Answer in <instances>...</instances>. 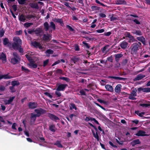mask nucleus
<instances>
[{"label":"nucleus","mask_w":150,"mask_h":150,"mask_svg":"<svg viewBox=\"0 0 150 150\" xmlns=\"http://www.w3.org/2000/svg\"><path fill=\"white\" fill-rule=\"evenodd\" d=\"M44 26L45 31H47L49 30L50 26L47 22H46L44 23Z\"/></svg>","instance_id":"nucleus-32"},{"label":"nucleus","mask_w":150,"mask_h":150,"mask_svg":"<svg viewBox=\"0 0 150 150\" xmlns=\"http://www.w3.org/2000/svg\"><path fill=\"white\" fill-rule=\"evenodd\" d=\"M109 47V45H106V46H105L104 47H103L101 49V51L103 53H104L105 52V50H106V49L108 47Z\"/></svg>","instance_id":"nucleus-53"},{"label":"nucleus","mask_w":150,"mask_h":150,"mask_svg":"<svg viewBox=\"0 0 150 150\" xmlns=\"http://www.w3.org/2000/svg\"><path fill=\"white\" fill-rule=\"evenodd\" d=\"M13 42L12 44V47L15 50H17L19 47H21L22 40L18 37H15L13 39Z\"/></svg>","instance_id":"nucleus-3"},{"label":"nucleus","mask_w":150,"mask_h":150,"mask_svg":"<svg viewBox=\"0 0 150 150\" xmlns=\"http://www.w3.org/2000/svg\"><path fill=\"white\" fill-rule=\"evenodd\" d=\"M25 17L26 18H27L29 20L32 18H35V16L32 15H29L25 16Z\"/></svg>","instance_id":"nucleus-48"},{"label":"nucleus","mask_w":150,"mask_h":150,"mask_svg":"<svg viewBox=\"0 0 150 150\" xmlns=\"http://www.w3.org/2000/svg\"><path fill=\"white\" fill-rule=\"evenodd\" d=\"M70 109L71 110L72 109H74L75 110H77V108H76V106L74 103L70 104Z\"/></svg>","instance_id":"nucleus-42"},{"label":"nucleus","mask_w":150,"mask_h":150,"mask_svg":"<svg viewBox=\"0 0 150 150\" xmlns=\"http://www.w3.org/2000/svg\"><path fill=\"white\" fill-rule=\"evenodd\" d=\"M139 111L138 110H135V112H134V113L135 114L137 115L138 116H139L141 117H143V116L145 114V112H142L141 113L139 112Z\"/></svg>","instance_id":"nucleus-27"},{"label":"nucleus","mask_w":150,"mask_h":150,"mask_svg":"<svg viewBox=\"0 0 150 150\" xmlns=\"http://www.w3.org/2000/svg\"><path fill=\"white\" fill-rule=\"evenodd\" d=\"M93 103H94V104H95V105H97V106H98L99 107H100V108H101L102 109L104 110V111L106 110V109H105V108H104L103 107H102V106L98 104V103L95 102H94Z\"/></svg>","instance_id":"nucleus-50"},{"label":"nucleus","mask_w":150,"mask_h":150,"mask_svg":"<svg viewBox=\"0 0 150 150\" xmlns=\"http://www.w3.org/2000/svg\"><path fill=\"white\" fill-rule=\"evenodd\" d=\"M136 38L138 41L141 42L143 44H145V39L143 36L137 37Z\"/></svg>","instance_id":"nucleus-24"},{"label":"nucleus","mask_w":150,"mask_h":150,"mask_svg":"<svg viewBox=\"0 0 150 150\" xmlns=\"http://www.w3.org/2000/svg\"><path fill=\"white\" fill-rule=\"evenodd\" d=\"M9 40L7 38H5L3 39V44L4 45H7L9 43Z\"/></svg>","instance_id":"nucleus-37"},{"label":"nucleus","mask_w":150,"mask_h":150,"mask_svg":"<svg viewBox=\"0 0 150 150\" xmlns=\"http://www.w3.org/2000/svg\"><path fill=\"white\" fill-rule=\"evenodd\" d=\"M145 76L144 74H139L134 79V81H136L140 80L142 79V78H144Z\"/></svg>","instance_id":"nucleus-13"},{"label":"nucleus","mask_w":150,"mask_h":150,"mask_svg":"<svg viewBox=\"0 0 150 150\" xmlns=\"http://www.w3.org/2000/svg\"><path fill=\"white\" fill-rule=\"evenodd\" d=\"M132 33L133 35L136 34L137 35L141 36L142 35V33L140 30H134Z\"/></svg>","instance_id":"nucleus-23"},{"label":"nucleus","mask_w":150,"mask_h":150,"mask_svg":"<svg viewBox=\"0 0 150 150\" xmlns=\"http://www.w3.org/2000/svg\"><path fill=\"white\" fill-rule=\"evenodd\" d=\"M50 27L52 28L53 30H55V25L54 22H51L50 23Z\"/></svg>","instance_id":"nucleus-38"},{"label":"nucleus","mask_w":150,"mask_h":150,"mask_svg":"<svg viewBox=\"0 0 150 150\" xmlns=\"http://www.w3.org/2000/svg\"><path fill=\"white\" fill-rule=\"evenodd\" d=\"M9 89L11 91V92L12 93H14L16 92V90L14 88V86H10L9 87Z\"/></svg>","instance_id":"nucleus-51"},{"label":"nucleus","mask_w":150,"mask_h":150,"mask_svg":"<svg viewBox=\"0 0 150 150\" xmlns=\"http://www.w3.org/2000/svg\"><path fill=\"white\" fill-rule=\"evenodd\" d=\"M12 78V77L8 75V74H0V80L2 79H10Z\"/></svg>","instance_id":"nucleus-10"},{"label":"nucleus","mask_w":150,"mask_h":150,"mask_svg":"<svg viewBox=\"0 0 150 150\" xmlns=\"http://www.w3.org/2000/svg\"><path fill=\"white\" fill-rule=\"evenodd\" d=\"M66 27L67 28H68L70 31H74V29H73L69 25H67L66 26Z\"/></svg>","instance_id":"nucleus-57"},{"label":"nucleus","mask_w":150,"mask_h":150,"mask_svg":"<svg viewBox=\"0 0 150 150\" xmlns=\"http://www.w3.org/2000/svg\"><path fill=\"white\" fill-rule=\"evenodd\" d=\"M129 38V40L128 41V42L131 43L134 42L135 41H137L134 38L133 36L131 35L130 36Z\"/></svg>","instance_id":"nucleus-30"},{"label":"nucleus","mask_w":150,"mask_h":150,"mask_svg":"<svg viewBox=\"0 0 150 150\" xmlns=\"http://www.w3.org/2000/svg\"><path fill=\"white\" fill-rule=\"evenodd\" d=\"M124 35H125V37L129 38L131 35L130 34V33L129 32H126L125 33Z\"/></svg>","instance_id":"nucleus-59"},{"label":"nucleus","mask_w":150,"mask_h":150,"mask_svg":"<svg viewBox=\"0 0 150 150\" xmlns=\"http://www.w3.org/2000/svg\"><path fill=\"white\" fill-rule=\"evenodd\" d=\"M15 98V97L14 96L11 97H9V99L8 100H4V104L5 105L10 104L12 102Z\"/></svg>","instance_id":"nucleus-14"},{"label":"nucleus","mask_w":150,"mask_h":150,"mask_svg":"<svg viewBox=\"0 0 150 150\" xmlns=\"http://www.w3.org/2000/svg\"><path fill=\"white\" fill-rule=\"evenodd\" d=\"M143 90H144V88H143L142 87H140L138 88H137V91L138 93H140L141 91H143Z\"/></svg>","instance_id":"nucleus-62"},{"label":"nucleus","mask_w":150,"mask_h":150,"mask_svg":"<svg viewBox=\"0 0 150 150\" xmlns=\"http://www.w3.org/2000/svg\"><path fill=\"white\" fill-rule=\"evenodd\" d=\"M28 108L31 109H33L37 107V103L35 102H29L28 104Z\"/></svg>","instance_id":"nucleus-5"},{"label":"nucleus","mask_w":150,"mask_h":150,"mask_svg":"<svg viewBox=\"0 0 150 150\" xmlns=\"http://www.w3.org/2000/svg\"><path fill=\"white\" fill-rule=\"evenodd\" d=\"M54 145L57 146L58 147L62 148V145L61 144L60 142L59 141H56V142L54 144Z\"/></svg>","instance_id":"nucleus-36"},{"label":"nucleus","mask_w":150,"mask_h":150,"mask_svg":"<svg viewBox=\"0 0 150 150\" xmlns=\"http://www.w3.org/2000/svg\"><path fill=\"white\" fill-rule=\"evenodd\" d=\"M139 106L142 107H148L150 106V104L148 103H142L139 104Z\"/></svg>","instance_id":"nucleus-39"},{"label":"nucleus","mask_w":150,"mask_h":150,"mask_svg":"<svg viewBox=\"0 0 150 150\" xmlns=\"http://www.w3.org/2000/svg\"><path fill=\"white\" fill-rule=\"evenodd\" d=\"M54 21L58 23H60L61 24H63V21L61 19H55Z\"/></svg>","instance_id":"nucleus-47"},{"label":"nucleus","mask_w":150,"mask_h":150,"mask_svg":"<svg viewBox=\"0 0 150 150\" xmlns=\"http://www.w3.org/2000/svg\"><path fill=\"white\" fill-rule=\"evenodd\" d=\"M51 35L50 34H47V35H46L45 34L43 35V39L45 41H49L50 40V37H51Z\"/></svg>","instance_id":"nucleus-20"},{"label":"nucleus","mask_w":150,"mask_h":150,"mask_svg":"<svg viewBox=\"0 0 150 150\" xmlns=\"http://www.w3.org/2000/svg\"><path fill=\"white\" fill-rule=\"evenodd\" d=\"M32 44L33 46L36 48H38L40 49H42L44 48V47H42L39 43L36 41H34L32 42Z\"/></svg>","instance_id":"nucleus-8"},{"label":"nucleus","mask_w":150,"mask_h":150,"mask_svg":"<svg viewBox=\"0 0 150 150\" xmlns=\"http://www.w3.org/2000/svg\"><path fill=\"white\" fill-rule=\"evenodd\" d=\"M28 0H18V2L20 4H26V1Z\"/></svg>","instance_id":"nucleus-43"},{"label":"nucleus","mask_w":150,"mask_h":150,"mask_svg":"<svg viewBox=\"0 0 150 150\" xmlns=\"http://www.w3.org/2000/svg\"><path fill=\"white\" fill-rule=\"evenodd\" d=\"M115 60L117 62H118L120 58L123 56L122 54H119L115 55Z\"/></svg>","instance_id":"nucleus-26"},{"label":"nucleus","mask_w":150,"mask_h":150,"mask_svg":"<svg viewBox=\"0 0 150 150\" xmlns=\"http://www.w3.org/2000/svg\"><path fill=\"white\" fill-rule=\"evenodd\" d=\"M106 90L108 92H112L113 91V88L109 84H107L105 86Z\"/></svg>","instance_id":"nucleus-15"},{"label":"nucleus","mask_w":150,"mask_h":150,"mask_svg":"<svg viewBox=\"0 0 150 150\" xmlns=\"http://www.w3.org/2000/svg\"><path fill=\"white\" fill-rule=\"evenodd\" d=\"M13 55L14 57V58H17L18 59H20L19 58L18 55V54L16 52H14L13 53Z\"/></svg>","instance_id":"nucleus-52"},{"label":"nucleus","mask_w":150,"mask_h":150,"mask_svg":"<svg viewBox=\"0 0 150 150\" xmlns=\"http://www.w3.org/2000/svg\"><path fill=\"white\" fill-rule=\"evenodd\" d=\"M44 95H45L46 96L50 98H52V96L50 95V94L48 92H46L44 93Z\"/></svg>","instance_id":"nucleus-54"},{"label":"nucleus","mask_w":150,"mask_h":150,"mask_svg":"<svg viewBox=\"0 0 150 150\" xmlns=\"http://www.w3.org/2000/svg\"><path fill=\"white\" fill-rule=\"evenodd\" d=\"M80 94L81 95L84 96L86 95V93H85V91L82 90H81L80 91Z\"/></svg>","instance_id":"nucleus-64"},{"label":"nucleus","mask_w":150,"mask_h":150,"mask_svg":"<svg viewBox=\"0 0 150 150\" xmlns=\"http://www.w3.org/2000/svg\"><path fill=\"white\" fill-rule=\"evenodd\" d=\"M0 59L2 60L3 63H5L6 62V56L3 52H2L0 54Z\"/></svg>","instance_id":"nucleus-17"},{"label":"nucleus","mask_w":150,"mask_h":150,"mask_svg":"<svg viewBox=\"0 0 150 150\" xmlns=\"http://www.w3.org/2000/svg\"><path fill=\"white\" fill-rule=\"evenodd\" d=\"M5 90V87L1 85L0 86V91H4Z\"/></svg>","instance_id":"nucleus-63"},{"label":"nucleus","mask_w":150,"mask_h":150,"mask_svg":"<svg viewBox=\"0 0 150 150\" xmlns=\"http://www.w3.org/2000/svg\"><path fill=\"white\" fill-rule=\"evenodd\" d=\"M21 69L22 71H23L25 73H28L29 72V70L28 69L25 68L23 66H22Z\"/></svg>","instance_id":"nucleus-44"},{"label":"nucleus","mask_w":150,"mask_h":150,"mask_svg":"<svg viewBox=\"0 0 150 150\" xmlns=\"http://www.w3.org/2000/svg\"><path fill=\"white\" fill-rule=\"evenodd\" d=\"M100 8V7L96 6H92L91 7V9L93 11H95L96 10H99Z\"/></svg>","instance_id":"nucleus-40"},{"label":"nucleus","mask_w":150,"mask_h":150,"mask_svg":"<svg viewBox=\"0 0 150 150\" xmlns=\"http://www.w3.org/2000/svg\"><path fill=\"white\" fill-rule=\"evenodd\" d=\"M49 129L51 132H55L56 128L55 127V126L53 124H51L49 125Z\"/></svg>","instance_id":"nucleus-18"},{"label":"nucleus","mask_w":150,"mask_h":150,"mask_svg":"<svg viewBox=\"0 0 150 150\" xmlns=\"http://www.w3.org/2000/svg\"><path fill=\"white\" fill-rule=\"evenodd\" d=\"M18 19L19 21L22 22H25L26 21V17L24 15L22 14L19 15Z\"/></svg>","instance_id":"nucleus-21"},{"label":"nucleus","mask_w":150,"mask_h":150,"mask_svg":"<svg viewBox=\"0 0 150 150\" xmlns=\"http://www.w3.org/2000/svg\"><path fill=\"white\" fill-rule=\"evenodd\" d=\"M131 54H136L137 51L142 48L141 43L136 41V42L133 43L130 47Z\"/></svg>","instance_id":"nucleus-2"},{"label":"nucleus","mask_w":150,"mask_h":150,"mask_svg":"<svg viewBox=\"0 0 150 150\" xmlns=\"http://www.w3.org/2000/svg\"><path fill=\"white\" fill-rule=\"evenodd\" d=\"M85 120L86 121H88L90 120L91 121H93L96 124L99 125V123L98 122V121L96 120L95 118L90 117L89 116L86 117V118L85 119Z\"/></svg>","instance_id":"nucleus-9"},{"label":"nucleus","mask_w":150,"mask_h":150,"mask_svg":"<svg viewBox=\"0 0 150 150\" xmlns=\"http://www.w3.org/2000/svg\"><path fill=\"white\" fill-rule=\"evenodd\" d=\"M137 90H133L132 91L131 93L129 95V96L135 97L137 96Z\"/></svg>","instance_id":"nucleus-33"},{"label":"nucleus","mask_w":150,"mask_h":150,"mask_svg":"<svg viewBox=\"0 0 150 150\" xmlns=\"http://www.w3.org/2000/svg\"><path fill=\"white\" fill-rule=\"evenodd\" d=\"M127 59H125L123 60L122 62V65H126L127 62Z\"/></svg>","instance_id":"nucleus-60"},{"label":"nucleus","mask_w":150,"mask_h":150,"mask_svg":"<svg viewBox=\"0 0 150 150\" xmlns=\"http://www.w3.org/2000/svg\"><path fill=\"white\" fill-rule=\"evenodd\" d=\"M71 60L75 64L76 63L79 62L80 59L79 58L77 57H73L71 58Z\"/></svg>","instance_id":"nucleus-22"},{"label":"nucleus","mask_w":150,"mask_h":150,"mask_svg":"<svg viewBox=\"0 0 150 150\" xmlns=\"http://www.w3.org/2000/svg\"><path fill=\"white\" fill-rule=\"evenodd\" d=\"M59 91H55V94L57 96V97L59 98L61 96V93Z\"/></svg>","instance_id":"nucleus-49"},{"label":"nucleus","mask_w":150,"mask_h":150,"mask_svg":"<svg viewBox=\"0 0 150 150\" xmlns=\"http://www.w3.org/2000/svg\"><path fill=\"white\" fill-rule=\"evenodd\" d=\"M25 56L26 58L29 62H33V59H32V57L30 55H28L27 54H26L25 55Z\"/></svg>","instance_id":"nucleus-41"},{"label":"nucleus","mask_w":150,"mask_h":150,"mask_svg":"<svg viewBox=\"0 0 150 150\" xmlns=\"http://www.w3.org/2000/svg\"><path fill=\"white\" fill-rule=\"evenodd\" d=\"M16 123H13V125H12V126H11V129L13 130H16Z\"/></svg>","instance_id":"nucleus-61"},{"label":"nucleus","mask_w":150,"mask_h":150,"mask_svg":"<svg viewBox=\"0 0 150 150\" xmlns=\"http://www.w3.org/2000/svg\"><path fill=\"white\" fill-rule=\"evenodd\" d=\"M56 73L58 74H63L62 71L60 69H57L56 70Z\"/></svg>","instance_id":"nucleus-58"},{"label":"nucleus","mask_w":150,"mask_h":150,"mask_svg":"<svg viewBox=\"0 0 150 150\" xmlns=\"http://www.w3.org/2000/svg\"><path fill=\"white\" fill-rule=\"evenodd\" d=\"M142 92L144 93H149L150 92V88L147 87L144 88V91Z\"/></svg>","instance_id":"nucleus-46"},{"label":"nucleus","mask_w":150,"mask_h":150,"mask_svg":"<svg viewBox=\"0 0 150 150\" xmlns=\"http://www.w3.org/2000/svg\"><path fill=\"white\" fill-rule=\"evenodd\" d=\"M20 59H18L15 58H13L11 59V62L13 64H16Z\"/></svg>","instance_id":"nucleus-29"},{"label":"nucleus","mask_w":150,"mask_h":150,"mask_svg":"<svg viewBox=\"0 0 150 150\" xmlns=\"http://www.w3.org/2000/svg\"><path fill=\"white\" fill-rule=\"evenodd\" d=\"M34 112L36 114L31 113L30 114V123L31 125H33L35 123L36 118L39 117L42 115L45 114L46 111V110L42 108H39L35 109Z\"/></svg>","instance_id":"nucleus-1"},{"label":"nucleus","mask_w":150,"mask_h":150,"mask_svg":"<svg viewBox=\"0 0 150 150\" xmlns=\"http://www.w3.org/2000/svg\"><path fill=\"white\" fill-rule=\"evenodd\" d=\"M91 131H92V133H93V137L97 139V141H98L99 140V137H98V135L97 132H96V133H95V132H94L92 130H91Z\"/></svg>","instance_id":"nucleus-34"},{"label":"nucleus","mask_w":150,"mask_h":150,"mask_svg":"<svg viewBox=\"0 0 150 150\" xmlns=\"http://www.w3.org/2000/svg\"><path fill=\"white\" fill-rule=\"evenodd\" d=\"M121 86L120 84H118L117 85L116 87L115 88V92L118 93H120L121 91Z\"/></svg>","instance_id":"nucleus-19"},{"label":"nucleus","mask_w":150,"mask_h":150,"mask_svg":"<svg viewBox=\"0 0 150 150\" xmlns=\"http://www.w3.org/2000/svg\"><path fill=\"white\" fill-rule=\"evenodd\" d=\"M59 79L60 80H64L67 82H68L69 81V79L65 77H59Z\"/></svg>","instance_id":"nucleus-35"},{"label":"nucleus","mask_w":150,"mask_h":150,"mask_svg":"<svg viewBox=\"0 0 150 150\" xmlns=\"http://www.w3.org/2000/svg\"><path fill=\"white\" fill-rule=\"evenodd\" d=\"M11 86H18L20 85V83L17 81H13L11 82Z\"/></svg>","instance_id":"nucleus-31"},{"label":"nucleus","mask_w":150,"mask_h":150,"mask_svg":"<svg viewBox=\"0 0 150 150\" xmlns=\"http://www.w3.org/2000/svg\"><path fill=\"white\" fill-rule=\"evenodd\" d=\"M30 6L32 8L36 9H38L39 7L38 5V3L35 2H33L30 3L29 4Z\"/></svg>","instance_id":"nucleus-11"},{"label":"nucleus","mask_w":150,"mask_h":150,"mask_svg":"<svg viewBox=\"0 0 150 150\" xmlns=\"http://www.w3.org/2000/svg\"><path fill=\"white\" fill-rule=\"evenodd\" d=\"M116 4L117 5L126 4V2L124 0H117L115 1Z\"/></svg>","instance_id":"nucleus-25"},{"label":"nucleus","mask_w":150,"mask_h":150,"mask_svg":"<svg viewBox=\"0 0 150 150\" xmlns=\"http://www.w3.org/2000/svg\"><path fill=\"white\" fill-rule=\"evenodd\" d=\"M33 24L32 23H26L24 24V26L26 28H28L30 25H33Z\"/></svg>","instance_id":"nucleus-45"},{"label":"nucleus","mask_w":150,"mask_h":150,"mask_svg":"<svg viewBox=\"0 0 150 150\" xmlns=\"http://www.w3.org/2000/svg\"><path fill=\"white\" fill-rule=\"evenodd\" d=\"M136 136L139 137L148 136V135L145 134V132L143 131L142 130H140L138 131L135 134Z\"/></svg>","instance_id":"nucleus-7"},{"label":"nucleus","mask_w":150,"mask_h":150,"mask_svg":"<svg viewBox=\"0 0 150 150\" xmlns=\"http://www.w3.org/2000/svg\"><path fill=\"white\" fill-rule=\"evenodd\" d=\"M67 86V84L59 83L56 88V91H64Z\"/></svg>","instance_id":"nucleus-4"},{"label":"nucleus","mask_w":150,"mask_h":150,"mask_svg":"<svg viewBox=\"0 0 150 150\" xmlns=\"http://www.w3.org/2000/svg\"><path fill=\"white\" fill-rule=\"evenodd\" d=\"M110 78H111V79L118 80H119L124 81L125 79H125L124 78L121 77H118V76H111L110 77Z\"/></svg>","instance_id":"nucleus-28"},{"label":"nucleus","mask_w":150,"mask_h":150,"mask_svg":"<svg viewBox=\"0 0 150 150\" xmlns=\"http://www.w3.org/2000/svg\"><path fill=\"white\" fill-rule=\"evenodd\" d=\"M108 143H109V144L110 145V146H112V148H114L115 149L117 148V146L114 144H113L111 141H109Z\"/></svg>","instance_id":"nucleus-55"},{"label":"nucleus","mask_w":150,"mask_h":150,"mask_svg":"<svg viewBox=\"0 0 150 150\" xmlns=\"http://www.w3.org/2000/svg\"><path fill=\"white\" fill-rule=\"evenodd\" d=\"M47 116L50 119L56 122V121L59 120V118L53 114L49 113L47 114Z\"/></svg>","instance_id":"nucleus-6"},{"label":"nucleus","mask_w":150,"mask_h":150,"mask_svg":"<svg viewBox=\"0 0 150 150\" xmlns=\"http://www.w3.org/2000/svg\"><path fill=\"white\" fill-rule=\"evenodd\" d=\"M128 45V43L125 41L122 42L120 44V47L123 49H126Z\"/></svg>","instance_id":"nucleus-12"},{"label":"nucleus","mask_w":150,"mask_h":150,"mask_svg":"<svg viewBox=\"0 0 150 150\" xmlns=\"http://www.w3.org/2000/svg\"><path fill=\"white\" fill-rule=\"evenodd\" d=\"M140 144V142L138 139L133 140L131 142L132 146L134 147L135 145L139 144Z\"/></svg>","instance_id":"nucleus-16"},{"label":"nucleus","mask_w":150,"mask_h":150,"mask_svg":"<svg viewBox=\"0 0 150 150\" xmlns=\"http://www.w3.org/2000/svg\"><path fill=\"white\" fill-rule=\"evenodd\" d=\"M46 53H48L49 54H52L54 52V51L53 50H52L48 49L46 50Z\"/></svg>","instance_id":"nucleus-56"}]
</instances>
